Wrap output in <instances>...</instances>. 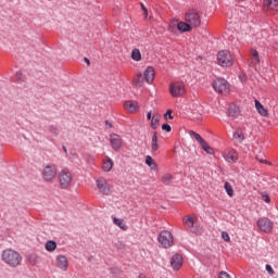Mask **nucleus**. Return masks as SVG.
<instances>
[{"mask_svg": "<svg viewBox=\"0 0 278 278\" xmlns=\"http://www.w3.org/2000/svg\"><path fill=\"white\" fill-rule=\"evenodd\" d=\"M106 123V125L110 127V128H112V123H110V122H105Z\"/></svg>", "mask_w": 278, "mask_h": 278, "instance_id": "obj_48", "label": "nucleus"}, {"mask_svg": "<svg viewBox=\"0 0 278 278\" xmlns=\"http://www.w3.org/2000/svg\"><path fill=\"white\" fill-rule=\"evenodd\" d=\"M102 168L105 173H110L111 168H114V162L112 159L106 157V160L103 162Z\"/></svg>", "mask_w": 278, "mask_h": 278, "instance_id": "obj_23", "label": "nucleus"}, {"mask_svg": "<svg viewBox=\"0 0 278 278\" xmlns=\"http://www.w3.org/2000/svg\"><path fill=\"white\" fill-rule=\"evenodd\" d=\"M164 118L165 121H173L174 116H173V110H167L166 113L164 114Z\"/></svg>", "mask_w": 278, "mask_h": 278, "instance_id": "obj_36", "label": "nucleus"}, {"mask_svg": "<svg viewBox=\"0 0 278 278\" xmlns=\"http://www.w3.org/2000/svg\"><path fill=\"white\" fill-rule=\"evenodd\" d=\"M217 62L219 66H231V64H233V58L229 51L222 50L217 54Z\"/></svg>", "mask_w": 278, "mask_h": 278, "instance_id": "obj_7", "label": "nucleus"}, {"mask_svg": "<svg viewBox=\"0 0 278 278\" xmlns=\"http://www.w3.org/2000/svg\"><path fill=\"white\" fill-rule=\"evenodd\" d=\"M157 240L163 249H168L173 247V233H170L168 230L162 231L159 235Z\"/></svg>", "mask_w": 278, "mask_h": 278, "instance_id": "obj_9", "label": "nucleus"}, {"mask_svg": "<svg viewBox=\"0 0 278 278\" xmlns=\"http://www.w3.org/2000/svg\"><path fill=\"white\" fill-rule=\"evenodd\" d=\"M160 118H161L160 114L153 112L151 124H150L153 129H157V127H160Z\"/></svg>", "mask_w": 278, "mask_h": 278, "instance_id": "obj_22", "label": "nucleus"}, {"mask_svg": "<svg viewBox=\"0 0 278 278\" xmlns=\"http://www.w3.org/2000/svg\"><path fill=\"white\" fill-rule=\"evenodd\" d=\"M131 60L135 62H140V60H142V53H140L139 49H134L131 51Z\"/></svg>", "mask_w": 278, "mask_h": 278, "instance_id": "obj_29", "label": "nucleus"}, {"mask_svg": "<svg viewBox=\"0 0 278 278\" xmlns=\"http://www.w3.org/2000/svg\"><path fill=\"white\" fill-rule=\"evenodd\" d=\"M49 131H50V134H52V136H59L60 128H58V126H55V125H51L49 127Z\"/></svg>", "mask_w": 278, "mask_h": 278, "instance_id": "obj_35", "label": "nucleus"}, {"mask_svg": "<svg viewBox=\"0 0 278 278\" xmlns=\"http://www.w3.org/2000/svg\"><path fill=\"white\" fill-rule=\"evenodd\" d=\"M41 177L43 181H53L58 177V167L53 164L43 166L41 170Z\"/></svg>", "mask_w": 278, "mask_h": 278, "instance_id": "obj_4", "label": "nucleus"}, {"mask_svg": "<svg viewBox=\"0 0 278 278\" xmlns=\"http://www.w3.org/2000/svg\"><path fill=\"white\" fill-rule=\"evenodd\" d=\"M169 94L172 97H184L186 94V85L184 83H170Z\"/></svg>", "mask_w": 278, "mask_h": 278, "instance_id": "obj_8", "label": "nucleus"}, {"mask_svg": "<svg viewBox=\"0 0 278 278\" xmlns=\"http://www.w3.org/2000/svg\"><path fill=\"white\" fill-rule=\"evenodd\" d=\"M255 108L261 116H268V109L264 108V105H255Z\"/></svg>", "mask_w": 278, "mask_h": 278, "instance_id": "obj_31", "label": "nucleus"}, {"mask_svg": "<svg viewBox=\"0 0 278 278\" xmlns=\"http://www.w3.org/2000/svg\"><path fill=\"white\" fill-rule=\"evenodd\" d=\"M222 238L225 240V242H230L231 238L229 237V233L227 231L222 232Z\"/></svg>", "mask_w": 278, "mask_h": 278, "instance_id": "obj_38", "label": "nucleus"}, {"mask_svg": "<svg viewBox=\"0 0 278 278\" xmlns=\"http://www.w3.org/2000/svg\"><path fill=\"white\" fill-rule=\"evenodd\" d=\"M2 262L8 264L11 268H16V266H21V262H23V256L18 252L12 249H7L2 251L1 254Z\"/></svg>", "mask_w": 278, "mask_h": 278, "instance_id": "obj_1", "label": "nucleus"}, {"mask_svg": "<svg viewBox=\"0 0 278 278\" xmlns=\"http://www.w3.org/2000/svg\"><path fill=\"white\" fill-rule=\"evenodd\" d=\"M96 186L100 194H103L104 197H110V194H112V185H110L105 178H98L96 180Z\"/></svg>", "mask_w": 278, "mask_h": 278, "instance_id": "obj_6", "label": "nucleus"}, {"mask_svg": "<svg viewBox=\"0 0 278 278\" xmlns=\"http://www.w3.org/2000/svg\"><path fill=\"white\" fill-rule=\"evenodd\" d=\"M45 249L49 253H53V251H55L58 249V243H55V241H53V240H49L46 242Z\"/></svg>", "mask_w": 278, "mask_h": 278, "instance_id": "obj_25", "label": "nucleus"}, {"mask_svg": "<svg viewBox=\"0 0 278 278\" xmlns=\"http://www.w3.org/2000/svg\"><path fill=\"white\" fill-rule=\"evenodd\" d=\"M132 84L136 88H142L144 84V78L142 77V73H138L134 78H132Z\"/></svg>", "mask_w": 278, "mask_h": 278, "instance_id": "obj_21", "label": "nucleus"}, {"mask_svg": "<svg viewBox=\"0 0 278 278\" xmlns=\"http://www.w3.org/2000/svg\"><path fill=\"white\" fill-rule=\"evenodd\" d=\"M233 138L237 142H243L244 140V134L242 132V129L237 128L233 132Z\"/></svg>", "mask_w": 278, "mask_h": 278, "instance_id": "obj_28", "label": "nucleus"}, {"mask_svg": "<svg viewBox=\"0 0 278 278\" xmlns=\"http://www.w3.org/2000/svg\"><path fill=\"white\" fill-rule=\"evenodd\" d=\"M160 149V146L157 144V132H153L152 141H151V151L152 153H155Z\"/></svg>", "mask_w": 278, "mask_h": 278, "instance_id": "obj_26", "label": "nucleus"}, {"mask_svg": "<svg viewBox=\"0 0 278 278\" xmlns=\"http://www.w3.org/2000/svg\"><path fill=\"white\" fill-rule=\"evenodd\" d=\"M55 264L59 270H63V273L68 270V257L66 255L59 254L55 257Z\"/></svg>", "mask_w": 278, "mask_h": 278, "instance_id": "obj_12", "label": "nucleus"}, {"mask_svg": "<svg viewBox=\"0 0 278 278\" xmlns=\"http://www.w3.org/2000/svg\"><path fill=\"white\" fill-rule=\"evenodd\" d=\"M152 118H153V112H148V114H147V119L148 121H152Z\"/></svg>", "mask_w": 278, "mask_h": 278, "instance_id": "obj_42", "label": "nucleus"}, {"mask_svg": "<svg viewBox=\"0 0 278 278\" xmlns=\"http://www.w3.org/2000/svg\"><path fill=\"white\" fill-rule=\"evenodd\" d=\"M213 88L218 94H229L231 92V86L224 78H216L213 81Z\"/></svg>", "mask_w": 278, "mask_h": 278, "instance_id": "obj_3", "label": "nucleus"}, {"mask_svg": "<svg viewBox=\"0 0 278 278\" xmlns=\"http://www.w3.org/2000/svg\"><path fill=\"white\" fill-rule=\"evenodd\" d=\"M138 278H147V276L144 274H140Z\"/></svg>", "mask_w": 278, "mask_h": 278, "instance_id": "obj_47", "label": "nucleus"}, {"mask_svg": "<svg viewBox=\"0 0 278 278\" xmlns=\"http://www.w3.org/2000/svg\"><path fill=\"white\" fill-rule=\"evenodd\" d=\"M182 223H184V225H186V227L191 229L192 233H199V230H197V228H194V225H197V216H193V217L185 216L182 218Z\"/></svg>", "mask_w": 278, "mask_h": 278, "instance_id": "obj_14", "label": "nucleus"}, {"mask_svg": "<svg viewBox=\"0 0 278 278\" xmlns=\"http://www.w3.org/2000/svg\"><path fill=\"white\" fill-rule=\"evenodd\" d=\"M141 9L143 10L144 12V16H149V11L144 8V4H141Z\"/></svg>", "mask_w": 278, "mask_h": 278, "instance_id": "obj_43", "label": "nucleus"}, {"mask_svg": "<svg viewBox=\"0 0 278 278\" xmlns=\"http://www.w3.org/2000/svg\"><path fill=\"white\" fill-rule=\"evenodd\" d=\"M126 105H134V103L132 102H127Z\"/></svg>", "mask_w": 278, "mask_h": 278, "instance_id": "obj_50", "label": "nucleus"}, {"mask_svg": "<svg viewBox=\"0 0 278 278\" xmlns=\"http://www.w3.org/2000/svg\"><path fill=\"white\" fill-rule=\"evenodd\" d=\"M170 266L174 270H179L184 266V257L181 254H174L170 260Z\"/></svg>", "mask_w": 278, "mask_h": 278, "instance_id": "obj_15", "label": "nucleus"}, {"mask_svg": "<svg viewBox=\"0 0 278 278\" xmlns=\"http://www.w3.org/2000/svg\"><path fill=\"white\" fill-rule=\"evenodd\" d=\"M162 129H163V131H167V132L173 131V128L168 124H163Z\"/></svg>", "mask_w": 278, "mask_h": 278, "instance_id": "obj_39", "label": "nucleus"}, {"mask_svg": "<svg viewBox=\"0 0 278 278\" xmlns=\"http://www.w3.org/2000/svg\"><path fill=\"white\" fill-rule=\"evenodd\" d=\"M255 105H262L258 100H254Z\"/></svg>", "mask_w": 278, "mask_h": 278, "instance_id": "obj_45", "label": "nucleus"}, {"mask_svg": "<svg viewBox=\"0 0 278 278\" xmlns=\"http://www.w3.org/2000/svg\"><path fill=\"white\" fill-rule=\"evenodd\" d=\"M85 62H86L88 65H90V60L85 59Z\"/></svg>", "mask_w": 278, "mask_h": 278, "instance_id": "obj_49", "label": "nucleus"}, {"mask_svg": "<svg viewBox=\"0 0 278 278\" xmlns=\"http://www.w3.org/2000/svg\"><path fill=\"white\" fill-rule=\"evenodd\" d=\"M256 225L261 231H264V233H270V231H273V220L267 217L258 218Z\"/></svg>", "mask_w": 278, "mask_h": 278, "instance_id": "obj_11", "label": "nucleus"}, {"mask_svg": "<svg viewBox=\"0 0 278 278\" xmlns=\"http://www.w3.org/2000/svg\"><path fill=\"white\" fill-rule=\"evenodd\" d=\"M143 79L147 84H153L155 79V68L153 66H148L143 72Z\"/></svg>", "mask_w": 278, "mask_h": 278, "instance_id": "obj_16", "label": "nucleus"}, {"mask_svg": "<svg viewBox=\"0 0 278 278\" xmlns=\"http://www.w3.org/2000/svg\"><path fill=\"white\" fill-rule=\"evenodd\" d=\"M228 116L230 118H238L240 116V108L238 105H230L228 108Z\"/></svg>", "mask_w": 278, "mask_h": 278, "instance_id": "obj_20", "label": "nucleus"}, {"mask_svg": "<svg viewBox=\"0 0 278 278\" xmlns=\"http://www.w3.org/2000/svg\"><path fill=\"white\" fill-rule=\"evenodd\" d=\"M111 146L114 151H119L121 147H123V139L121 136L116 134L111 135Z\"/></svg>", "mask_w": 278, "mask_h": 278, "instance_id": "obj_19", "label": "nucleus"}, {"mask_svg": "<svg viewBox=\"0 0 278 278\" xmlns=\"http://www.w3.org/2000/svg\"><path fill=\"white\" fill-rule=\"evenodd\" d=\"M170 27H177L178 31H192V26L188 22H173Z\"/></svg>", "mask_w": 278, "mask_h": 278, "instance_id": "obj_17", "label": "nucleus"}, {"mask_svg": "<svg viewBox=\"0 0 278 278\" xmlns=\"http://www.w3.org/2000/svg\"><path fill=\"white\" fill-rule=\"evenodd\" d=\"M263 8L268 12H278V0H263Z\"/></svg>", "mask_w": 278, "mask_h": 278, "instance_id": "obj_18", "label": "nucleus"}, {"mask_svg": "<svg viewBox=\"0 0 278 278\" xmlns=\"http://www.w3.org/2000/svg\"><path fill=\"white\" fill-rule=\"evenodd\" d=\"M62 149H63L64 153H68V150L66 149V147L63 146Z\"/></svg>", "mask_w": 278, "mask_h": 278, "instance_id": "obj_46", "label": "nucleus"}, {"mask_svg": "<svg viewBox=\"0 0 278 278\" xmlns=\"http://www.w3.org/2000/svg\"><path fill=\"white\" fill-rule=\"evenodd\" d=\"M265 268L269 275H275V269H273V266L266 265Z\"/></svg>", "mask_w": 278, "mask_h": 278, "instance_id": "obj_41", "label": "nucleus"}, {"mask_svg": "<svg viewBox=\"0 0 278 278\" xmlns=\"http://www.w3.org/2000/svg\"><path fill=\"white\" fill-rule=\"evenodd\" d=\"M218 278H231V276L227 271H220Z\"/></svg>", "mask_w": 278, "mask_h": 278, "instance_id": "obj_40", "label": "nucleus"}, {"mask_svg": "<svg viewBox=\"0 0 278 278\" xmlns=\"http://www.w3.org/2000/svg\"><path fill=\"white\" fill-rule=\"evenodd\" d=\"M256 160H258V162H261V164H270V162L264 160V159H260L257 157Z\"/></svg>", "mask_w": 278, "mask_h": 278, "instance_id": "obj_44", "label": "nucleus"}, {"mask_svg": "<svg viewBox=\"0 0 278 278\" xmlns=\"http://www.w3.org/2000/svg\"><path fill=\"white\" fill-rule=\"evenodd\" d=\"M251 55L253 58V64H260V53L255 49H251Z\"/></svg>", "mask_w": 278, "mask_h": 278, "instance_id": "obj_32", "label": "nucleus"}, {"mask_svg": "<svg viewBox=\"0 0 278 278\" xmlns=\"http://www.w3.org/2000/svg\"><path fill=\"white\" fill-rule=\"evenodd\" d=\"M224 188L228 197H233V187L231 186V184L225 182Z\"/></svg>", "mask_w": 278, "mask_h": 278, "instance_id": "obj_33", "label": "nucleus"}, {"mask_svg": "<svg viewBox=\"0 0 278 278\" xmlns=\"http://www.w3.org/2000/svg\"><path fill=\"white\" fill-rule=\"evenodd\" d=\"M161 181L164 184V186H170V182L173 181V175L164 174L161 178Z\"/></svg>", "mask_w": 278, "mask_h": 278, "instance_id": "obj_30", "label": "nucleus"}, {"mask_svg": "<svg viewBox=\"0 0 278 278\" xmlns=\"http://www.w3.org/2000/svg\"><path fill=\"white\" fill-rule=\"evenodd\" d=\"M185 21L191 26L192 29L201 26V16L194 10H190L186 13Z\"/></svg>", "mask_w": 278, "mask_h": 278, "instance_id": "obj_5", "label": "nucleus"}, {"mask_svg": "<svg viewBox=\"0 0 278 278\" xmlns=\"http://www.w3.org/2000/svg\"><path fill=\"white\" fill-rule=\"evenodd\" d=\"M59 184L63 190H66V188H71V184H73V174L68 168H63L59 173Z\"/></svg>", "mask_w": 278, "mask_h": 278, "instance_id": "obj_2", "label": "nucleus"}, {"mask_svg": "<svg viewBox=\"0 0 278 278\" xmlns=\"http://www.w3.org/2000/svg\"><path fill=\"white\" fill-rule=\"evenodd\" d=\"M146 164H147V166L152 168V170H157V164L155 163V160H153V157H151V155L146 156Z\"/></svg>", "mask_w": 278, "mask_h": 278, "instance_id": "obj_27", "label": "nucleus"}, {"mask_svg": "<svg viewBox=\"0 0 278 278\" xmlns=\"http://www.w3.org/2000/svg\"><path fill=\"white\" fill-rule=\"evenodd\" d=\"M126 112H129V114H136L138 112L137 105H126L125 106Z\"/></svg>", "mask_w": 278, "mask_h": 278, "instance_id": "obj_34", "label": "nucleus"}, {"mask_svg": "<svg viewBox=\"0 0 278 278\" xmlns=\"http://www.w3.org/2000/svg\"><path fill=\"white\" fill-rule=\"evenodd\" d=\"M189 136H192L197 140V142H199V144L203 149V151H205L210 155H212V153H214V149H212V147H210L207 144V142L204 141V139H203V137H201V135H199L194 130H190Z\"/></svg>", "mask_w": 278, "mask_h": 278, "instance_id": "obj_10", "label": "nucleus"}, {"mask_svg": "<svg viewBox=\"0 0 278 278\" xmlns=\"http://www.w3.org/2000/svg\"><path fill=\"white\" fill-rule=\"evenodd\" d=\"M223 157L228 164H236L238 162V152L235 149H228L224 151Z\"/></svg>", "mask_w": 278, "mask_h": 278, "instance_id": "obj_13", "label": "nucleus"}, {"mask_svg": "<svg viewBox=\"0 0 278 278\" xmlns=\"http://www.w3.org/2000/svg\"><path fill=\"white\" fill-rule=\"evenodd\" d=\"M261 197L265 203H270V195H268L266 192H262Z\"/></svg>", "mask_w": 278, "mask_h": 278, "instance_id": "obj_37", "label": "nucleus"}, {"mask_svg": "<svg viewBox=\"0 0 278 278\" xmlns=\"http://www.w3.org/2000/svg\"><path fill=\"white\" fill-rule=\"evenodd\" d=\"M113 223L116 225V227H119V229H122L123 231H127L128 227H127V224H125L124 219L114 217Z\"/></svg>", "mask_w": 278, "mask_h": 278, "instance_id": "obj_24", "label": "nucleus"}]
</instances>
